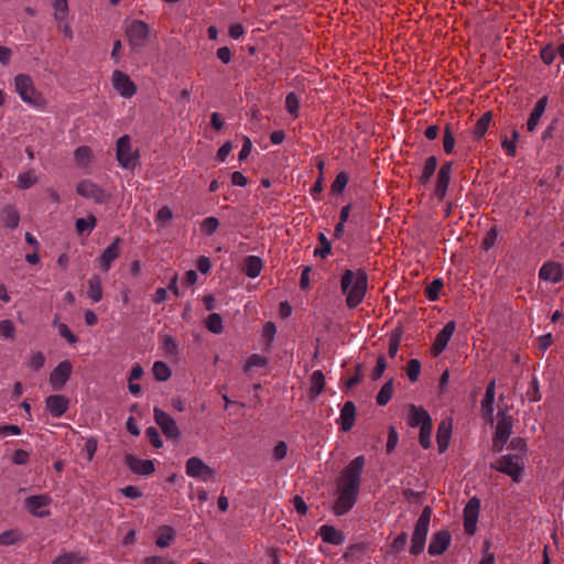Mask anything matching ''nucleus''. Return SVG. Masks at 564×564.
Wrapping results in <instances>:
<instances>
[{"mask_svg": "<svg viewBox=\"0 0 564 564\" xmlns=\"http://www.w3.org/2000/svg\"><path fill=\"white\" fill-rule=\"evenodd\" d=\"M539 276L546 282L558 283L563 278V268L560 263L546 262L541 267Z\"/></svg>", "mask_w": 564, "mask_h": 564, "instance_id": "6ab92c4d", "label": "nucleus"}, {"mask_svg": "<svg viewBox=\"0 0 564 564\" xmlns=\"http://www.w3.org/2000/svg\"><path fill=\"white\" fill-rule=\"evenodd\" d=\"M150 33V26L141 20L131 21L126 29L129 45L133 50L144 47L149 42Z\"/></svg>", "mask_w": 564, "mask_h": 564, "instance_id": "423d86ee", "label": "nucleus"}, {"mask_svg": "<svg viewBox=\"0 0 564 564\" xmlns=\"http://www.w3.org/2000/svg\"><path fill=\"white\" fill-rule=\"evenodd\" d=\"M185 473L188 477L203 481L215 480V470L197 456L189 457L185 464Z\"/></svg>", "mask_w": 564, "mask_h": 564, "instance_id": "6e6552de", "label": "nucleus"}, {"mask_svg": "<svg viewBox=\"0 0 564 564\" xmlns=\"http://www.w3.org/2000/svg\"><path fill=\"white\" fill-rule=\"evenodd\" d=\"M116 154L121 167L132 170L137 166L139 154L138 151L132 149L131 139L128 134L117 140Z\"/></svg>", "mask_w": 564, "mask_h": 564, "instance_id": "39448f33", "label": "nucleus"}, {"mask_svg": "<svg viewBox=\"0 0 564 564\" xmlns=\"http://www.w3.org/2000/svg\"><path fill=\"white\" fill-rule=\"evenodd\" d=\"M14 334H15V327H14V324L12 323V321H10V319L0 321V335L1 336L12 339L14 337Z\"/></svg>", "mask_w": 564, "mask_h": 564, "instance_id": "13d9d810", "label": "nucleus"}, {"mask_svg": "<svg viewBox=\"0 0 564 564\" xmlns=\"http://www.w3.org/2000/svg\"><path fill=\"white\" fill-rule=\"evenodd\" d=\"M557 54V48L555 50L552 46H546L541 51V58L546 65H550L553 63Z\"/></svg>", "mask_w": 564, "mask_h": 564, "instance_id": "338daca9", "label": "nucleus"}, {"mask_svg": "<svg viewBox=\"0 0 564 564\" xmlns=\"http://www.w3.org/2000/svg\"><path fill=\"white\" fill-rule=\"evenodd\" d=\"M401 341V335L394 333L391 335L389 340L388 354L391 358L395 357Z\"/></svg>", "mask_w": 564, "mask_h": 564, "instance_id": "69168bd1", "label": "nucleus"}, {"mask_svg": "<svg viewBox=\"0 0 564 564\" xmlns=\"http://www.w3.org/2000/svg\"><path fill=\"white\" fill-rule=\"evenodd\" d=\"M76 192L78 195L87 199H93L98 204L105 203L109 198V195L90 180L80 181L76 185Z\"/></svg>", "mask_w": 564, "mask_h": 564, "instance_id": "f8f14e48", "label": "nucleus"}, {"mask_svg": "<svg viewBox=\"0 0 564 564\" xmlns=\"http://www.w3.org/2000/svg\"><path fill=\"white\" fill-rule=\"evenodd\" d=\"M318 534L324 542L333 545H341L345 542V534L332 525H322Z\"/></svg>", "mask_w": 564, "mask_h": 564, "instance_id": "393cba45", "label": "nucleus"}, {"mask_svg": "<svg viewBox=\"0 0 564 564\" xmlns=\"http://www.w3.org/2000/svg\"><path fill=\"white\" fill-rule=\"evenodd\" d=\"M443 147H444V151L447 153V154H451L454 150V147H455V138L451 131V128L449 126H447L445 128V131H444V135H443Z\"/></svg>", "mask_w": 564, "mask_h": 564, "instance_id": "4d7b16f0", "label": "nucleus"}, {"mask_svg": "<svg viewBox=\"0 0 564 564\" xmlns=\"http://www.w3.org/2000/svg\"><path fill=\"white\" fill-rule=\"evenodd\" d=\"M37 182L39 177L33 170L21 172L17 176V187L20 189H28L35 185Z\"/></svg>", "mask_w": 564, "mask_h": 564, "instance_id": "f704fd0d", "label": "nucleus"}, {"mask_svg": "<svg viewBox=\"0 0 564 564\" xmlns=\"http://www.w3.org/2000/svg\"><path fill=\"white\" fill-rule=\"evenodd\" d=\"M498 231L496 227L490 228L482 240V247L485 250L492 248L497 241Z\"/></svg>", "mask_w": 564, "mask_h": 564, "instance_id": "bf43d9fd", "label": "nucleus"}, {"mask_svg": "<svg viewBox=\"0 0 564 564\" xmlns=\"http://www.w3.org/2000/svg\"><path fill=\"white\" fill-rule=\"evenodd\" d=\"M421 372V364L417 359H411L406 365V375L410 381L415 382Z\"/></svg>", "mask_w": 564, "mask_h": 564, "instance_id": "603ef678", "label": "nucleus"}, {"mask_svg": "<svg viewBox=\"0 0 564 564\" xmlns=\"http://www.w3.org/2000/svg\"><path fill=\"white\" fill-rule=\"evenodd\" d=\"M262 267H263L262 260L257 256H248L245 259V269L243 270H245L246 274L251 279H254L260 275Z\"/></svg>", "mask_w": 564, "mask_h": 564, "instance_id": "7c9ffc66", "label": "nucleus"}, {"mask_svg": "<svg viewBox=\"0 0 564 564\" xmlns=\"http://www.w3.org/2000/svg\"><path fill=\"white\" fill-rule=\"evenodd\" d=\"M365 463V456L359 455L341 470L337 479V499L333 508L335 514L343 516L355 506L358 499Z\"/></svg>", "mask_w": 564, "mask_h": 564, "instance_id": "f257e3e1", "label": "nucleus"}, {"mask_svg": "<svg viewBox=\"0 0 564 564\" xmlns=\"http://www.w3.org/2000/svg\"><path fill=\"white\" fill-rule=\"evenodd\" d=\"M451 173H452V163L451 162L443 164L437 173L435 195L440 199H443L446 194V191L448 188V184L451 181Z\"/></svg>", "mask_w": 564, "mask_h": 564, "instance_id": "412c9836", "label": "nucleus"}, {"mask_svg": "<svg viewBox=\"0 0 564 564\" xmlns=\"http://www.w3.org/2000/svg\"><path fill=\"white\" fill-rule=\"evenodd\" d=\"M500 473H503L512 478L513 481L519 482L523 471V459L519 455H503L492 466Z\"/></svg>", "mask_w": 564, "mask_h": 564, "instance_id": "0eeeda50", "label": "nucleus"}, {"mask_svg": "<svg viewBox=\"0 0 564 564\" xmlns=\"http://www.w3.org/2000/svg\"><path fill=\"white\" fill-rule=\"evenodd\" d=\"M53 324L57 327L59 335L69 344H75L77 341V337L70 332L66 324L58 323L57 319H54Z\"/></svg>", "mask_w": 564, "mask_h": 564, "instance_id": "6e6d98bb", "label": "nucleus"}, {"mask_svg": "<svg viewBox=\"0 0 564 564\" xmlns=\"http://www.w3.org/2000/svg\"><path fill=\"white\" fill-rule=\"evenodd\" d=\"M93 159V151L89 147H78L74 151V161L79 167H87Z\"/></svg>", "mask_w": 564, "mask_h": 564, "instance_id": "72a5a7b5", "label": "nucleus"}, {"mask_svg": "<svg viewBox=\"0 0 564 564\" xmlns=\"http://www.w3.org/2000/svg\"><path fill=\"white\" fill-rule=\"evenodd\" d=\"M437 167V159L435 156H429L423 165L422 173L419 176V181L422 184H427L432 178Z\"/></svg>", "mask_w": 564, "mask_h": 564, "instance_id": "c9c22d12", "label": "nucleus"}, {"mask_svg": "<svg viewBox=\"0 0 564 564\" xmlns=\"http://www.w3.org/2000/svg\"><path fill=\"white\" fill-rule=\"evenodd\" d=\"M52 6L54 8V18L61 22L65 21L68 15L67 0H53Z\"/></svg>", "mask_w": 564, "mask_h": 564, "instance_id": "79ce46f5", "label": "nucleus"}, {"mask_svg": "<svg viewBox=\"0 0 564 564\" xmlns=\"http://www.w3.org/2000/svg\"><path fill=\"white\" fill-rule=\"evenodd\" d=\"M145 435L149 438V442L156 448L162 447L163 442L161 440L160 433L155 427H148L145 430Z\"/></svg>", "mask_w": 564, "mask_h": 564, "instance_id": "052dcab7", "label": "nucleus"}, {"mask_svg": "<svg viewBox=\"0 0 564 564\" xmlns=\"http://www.w3.org/2000/svg\"><path fill=\"white\" fill-rule=\"evenodd\" d=\"M120 243L121 239L117 237L97 259L98 265L102 271L107 272L111 268L112 262L119 258L121 253Z\"/></svg>", "mask_w": 564, "mask_h": 564, "instance_id": "2eb2a0df", "label": "nucleus"}, {"mask_svg": "<svg viewBox=\"0 0 564 564\" xmlns=\"http://www.w3.org/2000/svg\"><path fill=\"white\" fill-rule=\"evenodd\" d=\"M355 416H356L355 404L351 401L346 402L340 411V416H339L341 430L344 432H348L354 426Z\"/></svg>", "mask_w": 564, "mask_h": 564, "instance_id": "bb28decb", "label": "nucleus"}, {"mask_svg": "<svg viewBox=\"0 0 564 564\" xmlns=\"http://www.w3.org/2000/svg\"><path fill=\"white\" fill-rule=\"evenodd\" d=\"M219 227V221L216 217H207L200 224V230L206 235H213Z\"/></svg>", "mask_w": 564, "mask_h": 564, "instance_id": "864d4df0", "label": "nucleus"}, {"mask_svg": "<svg viewBox=\"0 0 564 564\" xmlns=\"http://www.w3.org/2000/svg\"><path fill=\"white\" fill-rule=\"evenodd\" d=\"M160 340L162 344V348L165 354L169 356H177L178 355V344L177 340L171 335H160Z\"/></svg>", "mask_w": 564, "mask_h": 564, "instance_id": "4c0bfd02", "label": "nucleus"}, {"mask_svg": "<svg viewBox=\"0 0 564 564\" xmlns=\"http://www.w3.org/2000/svg\"><path fill=\"white\" fill-rule=\"evenodd\" d=\"M349 181L348 174L346 172H340L336 175V178L332 183V192L333 193H341L347 183Z\"/></svg>", "mask_w": 564, "mask_h": 564, "instance_id": "3c124183", "label": "nucleus"}, {"mask_svg": "<svg viewBox=\"0 0 564 564\" xmlns=\"http://www.w3.org/2000/svg\"><path fill=\"white\" fill-rule=\"evenodd\" d=\"M431 434H432V422L427 423L420 427V444L423 448H429L432 444L431 442Z\"/></svg>", "mask_w": 564, "mask_h": 564, "instance_id": "8fccbe9b", "label": "nucleus"}, {"mask_svg": "<svg viewBox=\"0 0 564 564\" xmlns=\"http://www.w3.org/2000/svg\"><path fill=\"white\" fill-rule=\"evenodd\" d=\"M491 120L490 112H486L484 116H481L475 123L473 133L475 138L479 139L485 135V133L488 130L489 123Z\"/></svg>", "mask_w": 564, "mask_h": 564, "instance_id": "ea45409f", "label": "nucleus"}, {"mask_svg": "<svg viewBox=\"0 0 564 564\" xmlns=\"http://www.w3.org/2000/svg\"><path fill=\"white\" fill-rule=\"evenodd\" d=\"M432 516L431 507L426 506L420 514L412 534L410 552L417 555L423 552Z\"/></svg>", "mask_w": 564, "mask_h": 564, "instance_id": "20e7f679", "label": "nucleus"}, {"mask_svg": "<svg viewBox=\"0 0 564 564\" xmlns=\"http://www.w3.org/2000/svg\"><path fill=\"white\" fill-rule=\"evenodd\" d=\"M546 106H547V97L546 96H543L542 98H540L536 101V104L527 121V130L529 132H533L536 129V127L540 123V119L545 111Z\"/></svg>", "mask_w": 564, "mask_h": 564, "instance_id": "b1692460", "label": "nucleus"}, {"mask_svg": "<svg viewBox=\"0 0 564 564\" xmlns=\"http://www.w3.org/2000/svg\"><path fill=\"white\" fill-rule=\"evenodd\" d=\"M97 225V218L94 215H88L85 218L76 219L75 227L78 235L90 234Z\"/></svg>", "mask_w": 564, "mask_h": 564, "instance_id": "e433bc0d", "label": "nucleus"}, {"mask_svg": "<svg viewBox=\"0 0 564 564\" xmlns=\"http://www.w3.org/2000/svg\"><path fill=\"white\" fill-rule=\"evenodd\" d=\"M14 88L23 102L37 109H44L47 105L44 96L35 88L31 76L19 74L14 77Z\"/></svg>", "mask_w": 564, "mask_h": 564, "instance_id": "7ed1b4c3", "label": "nucleus"}, {"mask_svg": "<svg viewBox=\"0 0 564 564\" xmlns=\"http://www.w3.org/2000/svg\"><path fill=\"white\" fill-rule=\"evenodd\" d=\"M176 535L175 530L170 525H162L158 530L155 544L160 549L167 547L172 544Z\"/></svg>", "mask_w": 564, "mask_h": 564, "instance_id": "c85d7f7f", "label": "nucleus"}, {"mask_svg": "<svg viewBox=\"0 0 564 564\" xmlns=\"http://www.w3.org/2000/svg\"><path fill=\"white\" fill-rule=\"evenodd\" d=\"M46 408L54 417H61L68 409L69 400L61 394L46 398Z\"/></svg>", "mask_w": 564, "mask_h": 564, "instance_id": "aec40b11", "label": "nucleus"}, {"mask_svg": "<svg viewBox=\"0 0 564 564\" xmlns=\"http://www.w3.org/2000/svg\"><path fill=\"white\" fill-rule=\"evenodd\" d=\"M443 286V282L440 279L431 282L425 289V295L430 301H435L438 297V293Z\"/></svg>", "mask_w": 564, "mask_h": 564, "instance_id": "5fc2aeb1", "label": "nucleus"}, {"mask_svg": "<svg viewBox=\"0 0 564 564\" xmlns=\"http://www.w3.org/2000/svg\"><path fill=\"white\" fill-rule=\"evenodd\" d=\"M111 84L113 89L123 98L130 99L137 94L138 87L131 80L129 75L122 70L116 69L111 75Z\"/></svg>", "mask_w": 564, "mask_h": 564, "instance_id": "9d476101", "label": "nucleus"}, {"mask_svg": "<svg viewBox=\"0 0 564 564\" xmlns=\"http://www.w3.org/2000/svg\"><path fill=\"white\" fill-rule=\"evenodd\" d=\"M451 542V535L447 531L436 532L430 542L429 553L430 555H441L448 547Z\"/></svg>", "mask_w": 564, "mask_h": 564, "instance_id": "4be33fe9", "label": "nucleus"}, {"mask_svg": "<svg viewBox=\"0 0 564 564\" xmlns=\"http://www.w3.org/2000/svg\"><path fill=\"white\" fill-rule=\"evenodd\" d=\"M124 462L130 470L137 475L148 476L154 473V463L151 459H140L133 455H126Z\"/></svg>", "mask_w": 564, "mask_h": 564, "instance_id": "a211bd4d", "label": "nucleus"}, {"mask_svg": "<svg viewBox=\"0 0 564 564\" xmlns=\"http://www.w3.org/2000/svg\"><path fill=\"white\" fill-rule=\"evenodd\" d=\"M87 295L94 302L98 303L102 299V282L98 274H93L88 281Z\"/></svg>", "mask_w": 564, "mask_h": 564, "instance_id": "cd10ccee", "label": "nucleus"}, {"mask_svg": "<svg viewBox=\"0 0 564 564\" xmlns=\"http://www.w3.org/2000/svg\"><path fill=\"white\" fill-rule=\"evenodd\" d=\"M286 111L293 117H299L300 99L295 93H289L285 98Z\"/></svg>", "mask_w": 564, "mask_h": 564, "instance_id": "a18cd8bd", "label": "nucleus"}, {"mask_svg": "<svg viewBox=\"0 0 564 564\" xmlns=\"http://www.w3.org/2000/svg\"><path fill=\"white\" fill-rule=\"evenodd\" d=\"M495 397H496V382L491 381L486 388L485 398L481 401V409L482 411L490 416L492 420L494 414V403H495Z\"/></svg>", "mask_w": 564, "mask_h": 564, "instance_id": "c756f323", "label": "nucleus"}, {"mask_svg": "<svg viewBox=\"0 0 564 564\" xmlns=\"http://www.w3.org/2000/svg\"><path fill=\"white\" fill-rule=\"evenodd\" d=\"M368 275L362 269L345 270L340 279V290L349 308L357 307L365 299Z\"/></svg>", "mask_w": 564, "mask_h": 564, "instance_id": "f03ea898", "label": "nucleus"}, {"mask_svg": "<svg viewBox=\"0 0 564 564\" xmlns=\"http://www.w3.org/2000/svg\"><path fill=\"white\" fill-rule=\"evenodd\" d=\"M153 413L155 423L161 427L167 438H177L180 436L176 422L170 414L159 408H154Z\"/></svg>", "mask_w": 564, "mask_h": 564, "instance_id": "ddd939ff", "label": "nucleus"}, {"mask_svg": "<svg viewBox=\"0 0 564 564\" xmlns=\"http://www.w3.org/2000/svg\"><path fill=\"white\" fill-rule=\"evenodd\" d=\"M456 329V324L454 321L447 322L444 327L438 332L435 337V340L432 346L433 356H438L444 351L448 341L451 340L454 332Z\"/></svg>", "mask_w": 564, "mask_h": 564, "instance_id": "f3484780", "label": "nucleus"}, {"mask_svg": "<svg viewBox=\"0 0 564 564\" xmlns=\"http://www.w3.org/2000/svg\"><path fill=\"white\" fill-rule=\"evenodd\" d=\"M431 422H432V419H431L430 414L423 408H419L415 405L410 406L409 425L411 427H416V426L421 427Z\"/></svg>", "mask_w": 564, "mask_h": 564, "instance_id": "a878e982", "label": "nucleus"}, {"mask_svg": "<svg viewBox=\"0 0 564 564\" xmlns=\"http://www.w3.org/2000/svg\"><path fill=\"white\" fill-rule=\"evenodd\" d=\"M512 419L507 415L505 412H500L498 414V422L495 431V435L492 438L494 448L497 452H501L505 444L509 440L512 432Z\"/></svg>", "mask_w": 564, "mask_h": 564, "instance_id": "1a4fd4ad", "label": "nucleus"}, {"mask_svg": "<svg viewBox=\"0 0 564 564\" xmlns=\"http://www.w3.org/2000/svg\"><path fill=\"white\" fill-rule=\"evenodd\" d=\"M22 540V534L19 530H8L0 534V545H13Z\"/></svg>", "mask_w": 564, "mask_h": 564, "instance_id": "c03bdc74", "label": "nucleus"}, {"mask_svg": "<svg viewBox=\"0 0 564 564\" xmlns=\"http://www.w3.org/2000/svg\"><path fill=\"white\" fill-rule=\"evenodd\" d=\"M1 220L8 228H15L20 221V215L15 207L6 206L1 210Z\"/></svg>", "mask_w": 564, "mask_h": 564, "instance_id": "473e14b6", "label": "nucleus"}, {"mask_svg": "<svg viewBox=\"0 0 564 564\" xmlns=\"http://www.w3.org/2000/svg\"><path fill=\"white\" fill-rule=\"evenodd\" d=\"M45 364V357L41 351L33 352L29 360V367L39 370L41 369Z\"/></svg>", "mask_w": 564, "mask_h": 564, "instance_id": "680f3d73", "label": "nucleus"}, {"mask_svg": "<svg viewBox=\"0 0 564 564\" xmlns=\"http://www.w3.org/2000/svg\"><path fill=\"white\" fill-rule=\"evenodd\" d=\"M325 377L321 370H315L311 376L310 397L317 398L324 390Z\"/></svg>", "mask_w": 564, "mask_h": 564, "instance_id": "2f4dec72", "label": "nucleus"}, {"mask_svg": "<svg viewBox=\"0 0 564 564\" xmlns=\"http://www.w3.org/2000/svg\"><path fill=\"white\" fill-rule=\"evenodd\" d=\"M268 364V360L264 356H261L259 354H252L246 365H245V371H250L251 369L256 368V367H265Z\"/></svg>", "mask_w": 564, "mask_h": 564, "instance_id": "de8ad7c7", "label": "nucleus"}, {"mask_svg": "<svg viewBox=\"0 0 564 564\" xmlns=\"http://www.w3.org/2000/svg\"><path fill=\"white\" fill-rule=\"evenodd\" d=\"M318 239L321 242V247L314 250V256L326 258L332 250L330 241L326 238V236L323 232L319 234Z\"/></svg>", "mask_w": 564, "mask_h": 564, "instance_id": "09e8293b", "label": "nucleus"}, {"mask_svg": "<svg viewBox=\"0 0 564 564\" xmlns=\"http://www.w3.org/2000/svg\"><path fill=\"white\" fill-rule=\"evenodd\" d=\"M206 327L214 334H220L223 332V318L218 313L210 314L206 319Z\"/></svg>", "mask_w": 564, "mask_h": 564, "instance_id": "49530a36", "label": "nucleus"}, {"mask_svg": "<svg viewBox=\"0 0 564 564\" xmlns=\"http://www.w3.org/2000/svg\"><path fill=\"white\" fill-rule=\"evenodd\" d=\"M152 370L155 379L159 381H165L172 375L170 367L163 361H155Z\"/></svg>", "mask_w": 564, "mask_h": 564, "instance_id": "37998d69", "label": "nucleus"}, {"mask_svg": "<svg viewBox=\"0 0 564 564\" xmlns=\"http://www.w3.org/2000/svg\"><path fill=\"white\" fill-rule=\"evenodd\" d=\"M452 435V420H443L437 427L436 441L440 453H444L448 445Z\"/></svg>", "mask_w": 564, "mask_h": 564, "instance_id": "5701e85b", "label": "nucleus"}, {"mask_svg": "<svg viewBox=\"0 0 564 564\" xmlns=\"http://www.w3.org/2000/svg\"><path fill=\"white\" fill-rule=\"evenodd\" d=\"M52 498L48 495H33L24 500L26 510L36 518H45L50 516L48 506Z\"/></svg>", "mask_w": 564, "mask_h": 564, "instance_id": "9b49d317", "label": "nucleus"}, {"mask_svg": "<svg viewBox=\"0 0 564 564\" xmlns=\"http://www.w3.org/2000/svg\"><path fill=\"white\" fill-rule=\"evenodd\" d=\"M479 509L480 501L476 497L469 499L464 508V529L468 534H474L476 532Z\"/></svg>", "mask_w": 564, "mask_h": 564, "instance_id": "4468645a", "label": "nucleus"}, {"mask_svg": "<svg viewBox=\"0 0 564 564\" xmlns=\"http://www.w3.org/2000/svg\"><path fill=\"white\" fill-rule=\"evenodd\" d=\"M173 217V213L169 206L161 207L155 216V220L162 225L169 223Z\"/></svg>", "mask_w": 564, "mask_h": 564, "instance_id": "e2e57ef3", "label": "nucleus"}, {"mask_svg": "<svg viewBox=\"0 0 564 564\" xmlns=\"http://www.w3.org/2000/svg\"><path fill=\"white\" fill-rule=\"evenodd\" d=\"M30 459V453L24 449H17L12 455V463L15 465H25Z\"/></svg>", "mask_w": 564, "mask_h": 564, "instance_id": "774afa93", "label": "nucleus"}, {"mask_svg": "<svg viewBox=\"0 0 564 564\" xmlns=\"http://www.w3.org/2000/svg\"><path fill=\"white\" fill-rule=\"evenodd\" d=\"M72 364L68 360L59 362L51 372L50 382L54 390H59L68 381L72 373Z\"/></svg>", "mask_w": 564, "mask_h": 564, "instance_id": "dca6fc26", "label": "nucleus"}, {"mask_svg": "<svg viewBox=\"0 0 564 564\" xmlns=\"http://www.w3.org/2000/svg\"><path fill=\"white\" fill-rule=\"evenodd\" d=\"M85 561L86 558L79 553L69 552L55 557L52 564H80Z\"/></svg>", "mask_w": 564, "mask_h": 564, "instance_id": "58836bf2", "label": "nucleus"}, {"mask_svg": "<svg viewBox=\"0 0 564 564\" xmlns=\"http://www.w3.org/2000/svg\"><path fill=\"white\" fill-rule=\"evenodd\" d=\"M408 542V534L405 532H401L391 543V549L393 552L399 553L404 550Z\"/></svg>", "mask_w": 564, "mask_h": 564, "instance_id": "0e129e2a", "label": "nucleus"}, {"mask_svg": "<svg viewBox=\"0 0 564 564\" xmlns=\"http://www.w3.org/2000/svg\"><path fill=\"white\" fill-rule=\"evenodd\" d=\"M393 391V382L392 380H389L381 387L380 391L378 392L377 403L381 406L386 405L391 400Z\"/></svg>", "mask_w": 564, "mask_h": 564, "instance_id": "a19ab883", "label": "nucleus"}]
</instances>
